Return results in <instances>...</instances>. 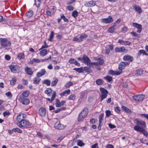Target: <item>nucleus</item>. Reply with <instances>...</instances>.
<instances>
[{"instance_id":"12","label":"nucleus","mask_w":148,"mask_h":148,"mask_svg":"<svg viewBox=\"0 0 148 148\" xmlns=\"http://www.w3.org/2000/svg\"><path fill=\"white\" fill-rule=\"evenodd\" d=\"M82 60L84 63L87 64V65H89L91 61L90 59L86 55H84L83 56Z\"/></svg>"},{"instance_id":"9","label":"nucleus","mask_w":148,"mask_h":148,"mask_svg":"<svg viewBox=\"0 0 148 148\" xmlns=\"http://www.w3.org/2000/svg\"><path fill=\"white\" fill-rule=\"evenodd\" d=\"M123 59L124 61H128V62H130L133 61L134 58L132 56L128 55H126L123 56Z\"/></svg>"},{"instance_id":"57","label":"nucleus","mask_w":148,"mask_h":148,"mask_svg":"<svg viewBox=\"0 0 148 148\" xmlns=\"http://www.w3.org/2000/svg\"><path fill=\"white\" fill-rule=\"evenodd\" d=\"M67 9L69 11H72L74 10V8L72 5H70L68 7Z\"/></svg>"},{"instance_id":"47","label":"nucleus","mask_w":148,"mask_h":148,"mask_svg":"<svg viewBox=\"0 0 148 148\" xmlns=\"http://www.w3.org/2000/svg\"><path fill=\"white\" fill-rule=\"evenodd\" d=\"M16 79L15 78H13L10 81V84L13 85H14L16 81Z\"/></svg>"},{"instance_id":"22","label":"nucleus","mask_w":148,"mask_h":148,"mask_svg":"<svg viewBox=\"0 0 148 148\" xmlns=\"http://www.w3.org/2000/svg\"><path fill=\"white\" fill-rule=\"evenodd\" d=\"M56 95V93L55 91H54L52 96L51 98V99H50L49 98H47V99L50 102H51L54 99V98Z\"/></svg>"},{"instance_id":"6","label":"nucleus","mask_w":148,"mask_h":148,"mask_svg":"<svg viewBox=\"0 0 148 148\" xmlns=\"http://www.w3.org/2000/svg\"><path fill=\"white\" fill-rule=\"evenodd\" d=\"M9 68L12 72L15 73L17 72V71L18 69L19 66L13 64L9 66Z\"/></svg>"},{"instance_id":"51","label":"nucleus","mask_w":148,"mask_h":148,"mask_svg":"<svg viewBox=\"0 0 148 148\" xmlns=\"http://www.w3.org/2000/svg\"><path fill=\"white\" fill-rule=\"evenodd\" d=\"M31 61L32 63L33 62H35L37 63H39L40 62V60L36 58H33L32 60H31Z\"/></svg>"},{"instance_id":"21","label":"nucleus","mask_w":148,"mask_h":148,"mask_svg":"<svg viewBox=\"0 0 148 148\" xmlns=\"http://www.w3.org/2000/svg\"><path fill=\"white\" fill-rule=\"evenodd\" d=\"M34 14L32 10L28 11L26 13V16L28 18L32 17Z\"/></svg>"},{"instance_id":"35","label":"nucleus","mask_w":148,"mask_h":148,"mask_svg":"<svg viewBox=\"0 0 148 148\" xmlns=\"http://www.w3.org/2000/svg\"><path fill=\"white\" fill-rule=\"evenodd\" d=\"M104 79L109 82H111L112 80V77L109 76H107L104 77Z\"/></svg>"},{"instance_id":"37","label":"nucleus","mask_w":148,"mask_h":148,"mask_svg":"<svg viewBox=\"0 0 148 148\" xmlns=\"http://www.w3.org/2000/svg\"><path fill=\"white\" fill-rule=\"evenodd\" d=\"M58 82V79L56 78L54 80H53L51 83V85L52 86H56Z\"/></svg>"},{"instance_id":"34","label":"nucleus","mask_w":148,"mask_h":148,"mask_svg":"<svg viewBox=\"0 0 148 148\" xmlns=\"http://www.w3.org/2000/svg\"><path fill=\"white\" fill-rule=\"evenodd\" d=\"M121 108L123 110L126 111V112H127L130 113L131 112V111L125 106H122Z\"/></svg>"},{"instance_id":"50","label":"nucleus","mask_w":148,"mask_h":148,"mask_svg":"<svg viewBox=\"0 0 148 148\" xmlns=\"http://www.w3.org/2000/svg\"><path fill=\"white\" fill-rule=\"evenodd\" d=\"M73 84V83L71 82H69L66 85V87H69L70 86Z\"/></svg>"},{"instance_id":"54","label":"nucleus","mask_w":148,"mask_h":148,"mask_svg":"<svg viewBox=\"0 0 148 148\" xmlns=\"http://www.w3.org/2000/svg\"><path fill=\"white\" fill-rule=\"evenodd\" d=\"M115 111L117 113H119L120 112V109L119 107H116L115 108Z\"/></svg>"},{"instance_id":"62","label":"nucleus","mask_w":148,"mask_h":148,"mask_svg":"<svg viewBox=\"0 0 148 148\" xmlns=\"http://www.w3.org/2000/svg\"><path fill=\"white\" fill-rule=\"evenodd\" d=\"M5 59L8 60H9L10 59V57L8 55H6L5 56Z\"/></svg>"},{"instance_id":"31","label":"nucleus","mask_w":148,"mask_h":148,"mask_svg":"<svg viewBox=\"0 0 148 148\" xmlns=\"http://www.w3.org/2000/svg\"><path fill=\"white\" fill-rule=\"evenodd\" d=\"M104 117V114L103 113L101 114L99 116V123H102V121L103 120Z\"/></svg>"},{"instance_id":"53","label":"nucleus","mask_w":148,"mask_h":148,"mask_svg":"<svg viewBox=\"0 0 148 148\" xmlns=\"http://www.w3.org/2000/svg\"><path fill=\"white\" fill-rule=\"evenodd\" d=\"M40 0H35V4L37 6H39L40 5Z\"/></svg>"},{"instance_id":"16","label":"nucleus","mask_w":148,"mask_h":148,"mask_svg":"<svg viewBox=\"0 0 148 148\" xmlns=\"http://www.w3.org/2000/svg\"><path fill=\"white\" fill-rule=\"evenodd\" d=\"M21 102L23 104L27 105L28 104L29 102L30 101L29 99L24 98L22 99H20Z\"/></svg>"},{"instance_id":"49","label":"nucleus","mask_w":148,"mask_h":148,"mask_svg":"<svg viewBox=\"0 0 148 148\" xmlns=\"http://www.w3.org/2000/svg\"><path fill=\"white\" fill-rule=\"evenodd\" d=\"M131 44V42L128 41H124L123 45H129Z\"/></svg>"},{"instance_id":"58","label":"nucleus","mask_w":148,"mask_h":148,"mask_svg":"<svg viewBox=\"0 0 148 148\" xmlns=\"http://www.w3.org/2000/svg\"><path fill=\"white\" fill-rule=\"evenodd\" d=\"M3 114L4 116H6L8 115H9L10 114V113L9 111H5L3 113Z\"/></svg>"},{"instance_id":"63","label":"nucleus","mask_w":148,"mask_h":148,"mask_svg":"<svg viewBox=\"0 0 148 148\" xmlns=\"http://www.w3.org/2000/svg\"><path fill=\"white\" fill-rule=\"evenodd\" d=\"M108 125L109 127L111 129L115 128L116 127V126L115 125H112L111 123L109 124Z\"/></svg>"},{"instance_id":"38","label":"nucleus","mask_w":148,"mask_h":148,"mask_svg":"<svg viewBox=\"0 0 148 148\" xmlns=\"http://www.w3.org/2000/svg\"><path fill=\"white\" fill-rule=\"evenodd\" d=\"M24 56V54L23 53H19L17 56L18 58L19 59H23Z\"/></svg>"},{"instance_id":"3","label":"nucleus","mask_w":148,"mask_h":148,"mask_svg":"<svg viewBox=\"0 0 148 148\" xmlns=\"http://www.w3.org/2000/svg\"><path fill=\"white\" fill-rule=\"evenodd\" d=\"M18 126L21 128H29L31 127L32 124L28 121L24 120L18 123Z\"/></svg>"},{"instance_id":"27","label":"nucleus","mask_w":148,"mask_h":148,"mask_svg":"<svg viewBox=\"0 0 148 148\" xmlns=\"http://www.w3.org/2000/svg\"><path fill=\"white\" fill-rule=\"evenodd\" d=\"M47 53V50L46 49H44L42 50L40 52V53L41 56H44L46 55Z\"/></svg>"},{"instance_id":"32","label":"nucleus","mask_w":148,"mask_h":148,"mask_svg":"<svg viewBox=\"0 0 148 148\" xmlns=\"http://www.w3.org/2000/svg\"><path fill=\"white\" fill-rule=\"evenodd\" d=\"M96 82L97 85H99L102 84L103 83V81L101 79H98L96 80Z\"/></svg>"},{"instance_id":"60","label":"nucleus","mask_w":148,"mask_h":148,"mask_svg":"<svg viewBox=\"0 0 148 148\" xmlns=\"http://www.w3.org/2000/svg\"><path fill=\"white\" fill-rule=\"evenodd\" d=\"M85 95V93L84 92H82L81 94L80 95V98L81 99H83L84 98V96Z\"/></svg>"},{"instance_id":"25","label":"nucleus","mask_w":148,"mask_h":148,"mask_svg":"<svg viewBox=\"0 0 148 148\" xmlns=\"http://www.w3.org/2000/svg\"><path fill=\"white\" fill-rule=\"evenodd\" d=\"M145 97V95L143 94L138 95V101H142Z\"/></svg>"},{"instance_id":"40","label":"nucleus","mask_w":148,"mask_h":148,"mask_svg":"<svg viewBox=\"0 0 148 148\" xmlns=\"http://www.w3.org/2000/svg\"><path fill=\"white\" fill-rule=\"evenodd\" d=\"M40 78H35L34 80L33 81V83L35 84L38 83L40 82Z\"/></svg>"},{"instance_id":"52","label":"nucleus","mask_w":148,"mask_h":148,"mask_svg":"<svg viewBox=\"0 0 148 148\" xmlns=\"http://www.w3.org/2000/svg\"><path fill=\"white\" fill-rule=\"evenodd\" d=\"M141 133H143V134L145 136H147L148 135V133L147 131L143 129V130L141 132H140Z\"/></svg>"},{"instance_id":"64","label":"nucleus","mask_w":148,"mask_h":148,"mask_svg":"<svg viewBox=\"0 0 148 148\" xmlns=\"http://www.w3.org/2000/svg\"><path fill=\"white\" fill-rule=\"evenodd\" d=\"M106 148H114V146L112 145H108L106 146Z\"/></svg>"},{"instance_id":"19","label":"nucleus","mask_w":148,"mask_h":148,"mask_svg":"<svg viewBox=\"0 0 148 148\" xmlns=\"http://www.w3.org/2000/svg\"><path fill=\"white\" fill-rule=\"evenodd\" d=\"M143 70L142 69H139L136 71V73L134 74V75L137 76L140 75L143 73Z\"/></svg>"},{"instance_id":"2","label":"nucleus","mask_w":148,"mask_h":148,"mask_svg":"<svg viewBox=\"0 0 148 148\" xmlns=\"http://www.w3.org/2000/svg\"><path fill=\"white\" fill-rule=\"evenodd\" d=\"M0 49L3 48L4 50H8L10 49L11 42L10 41L5 38H1Z\"/></svg>"},{"instance_id":"17","label":"nucleus","mask_w":148,"mask_h":148,"mask_svg":"<svg viewBox=\"0 0 148 148\" xmlns=\"http://www.w3.org/2000/svg\"><path fill=\"white\" fill-rule=\"evenodd\" d=\"M134 8L136 12H137L139 13H141L142 12V9L138 5H135L134 6Z\"/></svg>"},{"instance_id":"43","label":"nucleus","mask_w":148,"mask_h":148,"mask_svg":"<svg viewBox=\"0 0 148 148\" xmlns=\"http://www.w3.org/2000/svg\"><path fill=\"white\" fill-rule=\"evenodd\" d=\"M106 116L107 117H109L111 115V111L109 110H106Z\"/></svg>"},{"instance_id":"11","label":"nucleus","mask_w":148,"mask_h":148,"mask_svg":"<svg viewBox=\"0 0 148 148\" xmlns=\"http://www.w3.org/2000/svg\"><path fill=\"white\" fill-rule=\"evenodd\" d=\"M132 26L138 29L137 32L138 33H140L142 31V26L141 25L139 24L136 23H133Z\"/></svg>"},{"instance_id":"13","label":"nucleus","mask_w":148,"mask_h":148,"mask_svg":"<svg viewBox=\"0 0 148 148\" xmlns=\"http://www.w3.org/2000/svg\"><path fill=\"white\" fill-rule=\"evenodd\" d=\"M102 21L103 22L106 23H110L113 21V18L112 17L109 16L107 18L102 19Z\"/></svg>"},{"instance_id":"29","label":"nucleus","mask_w":148,"mask_h":148,"mask_svg":"<svg viewBox=\"0 0 148 148\" xmlns=\"http://www.w3.org/2000/svg\"><path fill=\"white\" fill-rule=\"evenodd\" d=\"M77 145L78 146L82 147L85 145V144L83 143L82 141V140H77Z\"/></svg>"},{"instance_id":"28","label":"nucleus","mask_w":148,"mask_h":148,"mask_svg":"<svg viewBox=\"0 0 148 148\" xmlns=\"http://www.w3.org/2000/svg\"><path fill=\"white\" fill-rule=\"evenodd\" d=\"M84 70L87 73H91L92 72V70L90 67L85 66L84 68Z\"/></svg>"},{"instance_id":"5","label":"nucleus","mask_w":148,"mask_h":148,"mask_svg":"<svg viewBox=\"0 0 148 148\" xmlns=\"http://www.w3.org/2000/svg\"><path fill=\"white\" fill-rule=\"evenodd\" d=\"M100 90L101 92V100L102 101L106 97L108 92L106 89L103 88H100Z\"/></svg>"},{"instance_id":"44","label":"nucleus","mask_w":148,"mask_h":148,"mask_svg":"<svg viewBox=\"0 0 148 148\" xmlns=\"http://www.w3.org/2000/svg\"><path fill=\"white\" fill-rule=\"evenodd\" d=\"M78 12L76 10H75L72 12V15L75 18L77 16Z\"/></svg>"},{"instance_id":"61","label":"nucleus","mask_w":148,"mask_h":148,"mask_svg":"<svg viewBox=\"0 0 148 148\" xmlns=\"http://www.w3.org/2000/svg\"><path fill=\"white\" fill-rule=\"evenodd\" d=\"M105 53L107 55L109 54L110 53V50L109 49V48H106V50H105Z\"/></svg>"},{"instance_id":"26","label":"nucleus","mask_w":148,"mask_h":148,"mask_svg":"<svg viewBox=\"0 0 148 148\" xmlns=\"http://www.w3.org/2000/svg\"><path fill=\"white\" fill-rule=\"evenodd\" d=\"M42 83L43 84H45L48 86H49L51 84V82L49 80L46 79L43 80Z\"/></svg>"},{"instance_id":"33","label":"nucleus","mask_w":148,"mask_h":148,"mask_svg":"<svg viewBox=\"0 0 148 148\" xmlns=\"http://www.w3.org/2000/svg\"><path fill=\"white\" fill-rule=\"evenodd\" d=\"M13 130L14 132H17L19 133H21L22 132V131L18 128H14L13 129Z\"/></svg>"},{"instance_id":"41","label":"nucleus","mask_w":148,"mask_h":148,"mask_svg":"<svg viewBox=\"0 0 148 148\" xmlns=\"http://www.w3.org/2000/svg\"><path fill=\"white\" fill-rule=\"evenodd\" d=\"M56 106L57 107H60V102L59 99H56V103H55Z\"/></svg>"},{"instance_id":"18","label":"nucleus","mask_w":148,"mask_h":148,"mask_svg":"<svg viewBox=\"0 0 148 148\" xmlns=\"http://www.w3.org/2000/svg\"><path fill=\"white\" fill-rule=\"evenodd\" d=\"M25 71L26 73L28 75H31L33 73V72L31 71V68L28 66L26 67L25 68Z\"/></svg>"},{"instance_id":"8","label":"nucleus","mask_w":148,"mask_h":148,"mask_svg":"<svg viewBox=\"0 0 148 148\" xmlns=\"http://www.w3.org/2000/svg\"><path fill=\"white\" fill-rule=\"evenodd\" d=\"M38 111L39 114L41 116H44L46 113V109L44 107L40 108Z\"/></svg>"},{"instance_id":"42","label":"nucleus","mask_w":148,"mask_h":148,"mask_svg":"<svg viewBox=\"0 0 148 148\" xmlns=\"http://www.w3.org/2000/svg\"><path fill=\"white\" fill-rule=\"evenodd\" d=\"M54 32L53 31H52L50 35H49L50 38L49 39V40L50 41H51L53 38V37L54 36Z\"/></svg>"},{"instance_id":"4","label":"nucleus","mask_w":148,"mask_h":148,"mask_svg":"<svg viewBox=\"0 0 148 148\" xmlns=\"http://www.w3.org/2000/svg\"><path fill=\"white\" fill-rule=\"evenodd\" d=\"M88 112V108H84V110L79 114L78 119V121L79 122H80L82 121L87 116Z\"/></svg>"},{"instance_id":"23","label":"nucleus","mask_w":148,"mask_h":148,"mask_svg":"<svg viewBox=\"0 0 148 148\" xmlns=\"http://www.w3.org/2000/svg\"><path fill=\"white\" fill-rule=\"evenodd\" d=\"M52 89L50 88H47L45 91V92L47 95L48 96H50V94L52 92Z\"/></svg>"},{"instance_id":"24","label":"nucleus","mask_w":148,"mask_h":148,"mask_svg":"<svg viewBox=\"0 0 148 148\" xmlns=\"http://www.w3.org/2000/svg\"><path fill=\"white\" fill-rule=\"evenodd\" d=\"M73 70L79 73H83L84 71V69L82 67L80 68H74Z\"/></svg>"},{"instance_id":"55","label":"nucleus","mask_w":148,"mask_h":148,"mask_svg":"<svg viewBox=\"0 0 148 148\" xmlns=\"http://www.w3.org/2000/svg\"><path fill=\"white\" fill-rule=\"evenodd\" d=\"M61 18L63 19L65 22H67L68 21V19L66 18L65 16L63 14L61 16Z\"/></svg>"},{"instance_id":"1","label":"nucleus","mask_w":148,"mask_h":148,"mask_svg":"<svg viewBox=\"0 0 148 148\" xmlns=\"http://www.w3.org/2000/svg\"><path fill=\"white\" fill-rule=\"evenodd\" d=\"M136 121L137 125L134 127V130L139 132H142L143 129L146 127L145 122L138 119H136Z\"/></svg>"},{"instance_id":"15","label":"nucleus","mask_w":148,"mask_h":148,"mask_svg":"<svg viewBox=\"0 0 148 148\" xmlns=\"http://www.w3.org/2000/svg\"><path fill=\"white\" fill-rule=\"evenodd\" d=\"M69 62L70 63H73L74 64L76 65L77 66H79L80 64L76 61L74 59L71 58L69 60Z\"/></svg>"},{"instance_id":"14","label":"nucleus","mask_w":148,"mask_h":148,"mask_svg":"<svg viewBox=\"0 0 148 148\" xmlns=\"http://www.w3.org/2000/svg\"><path fill=\"white\" fill-rule=\"evenodd\" d=\"M55 128L58 129H62L64 128V125L58 122L56 123L55 125Z\"/></svg>"},{"instance_id":"59","label":"nucleus","mask_w":148,"mask_h":148,"mask_svg":"<svg viewBox=\"0 0 148 148\" xmlns=\"http://www.w3.org/2000/svg\"><path fill=\"white\" fill-rule=\"evenodd\" d=\"M130 34L134 36L137 37L138 36V34H137L134 32H131Z\"/></svg>"},{"instance_id":"20","label":"nucleus","mask_w":148,"mask_h":148,"mask_svg":"<svg viewBox=\"0 0 148 148\" xmlns=\"http://www.w3.org/2000/svg\"><path fill=\"white\" fill-rule=\"evenodd\" d=\"M95 5V3L93 1H89L85 4V5L86 6L90 7L93 6Z\"/></svg>"},{"instance_id":"46","label":"nucleus","mask_w":148,"mask_h":148,"mask_svg":"<svg viewBox=\"0 0 148 148\" xmlns=\"http://www.w3.org/2000/svg\"><path fill=\"white\" fill-rule=\"evenodd\" d=\"M97 60L98 62H99V64L100 65L103 64L104 62V61L103 59H101L100 58H99L97 59Z\"/></svg>"},{"instance_id":"7","label":"nucleus","mask_w":148,"mask_h":148,"mask_svg":"<svg viewBox=\"0 0 148 148\" xmlns=\"http://www.w3.org/2000/svg\"><path fill=\"white\" fill-rule=\"evenodd\" d=\"M26 115L23 114H19L17 116L16 119L18 123L24 120L25 118H26Z\"/></svg>"},{"instance_id":"45","label":"nucleus","mask_w":148,"mask_h":148,"mask_svg":"<svg viewBox=\"0 0 148 148\" xmlns=\"http://www.w3.org/2000/svg\"><path fill=\"white\" fill-rule=\"evenodd\" d=\"M73 41H77L79 42L81 41V40L80 39V37H79L77 36L74 38L73 39Z\"/></svg>"},{"instance_id":"56","label":"nucleus","mask_w":148,"mask_h":148,"mask_svg":"<svg viewBox=\"0 0 148 148\" xmlns=\"http://www.w3.org/2000/svg\"><path fill=\"white\" fill-rule=\"evenodd\" d=\"M128 30L127 27H124L122 28V32L123 33H125Z\"/></svg>"},{"instance_id":"10","label":"nucleus","mask_w":148,"mask_h":148,"mask_svg":"<svg viewBox=\"0 0 148 148\" xmlns=\"http://www.w3.org/2000/svg\"><path fill=\"white\" fill-rule=\"evenodd\" d=\"M29 94V92L28 91H26L23 92L19 96L20 99H22L28 97Z\"/></svg>"},{"instance_id":"30","label":"nucleus","mask_w":148,"mask_h":148,"mask_svg":"<svg viewBox=\"0 0 148 148\" xmlns=\"http://www.w3.org/2000/svg\"><path fill=\"white\" fill-rule=\"evenodd\" d=\"M125 68V66L124 65L123 62H120L119 66V69L121 70H122L124 69Z\"/></svg>"},{"instance_id":"39","label":"nucleus","mask_w":148,"mask_h":148,"mask_svg":"<svg viewBox=\"0 0 148 148\" xmlns=\"http://www.w3.org/2000/svg\"><path fill=\"white\" fill-rule=\"evenodd\" d=\"M88 35L86 34H82L80 36V39L81 40V41L82 40V39L86 38L88 37Z\"/></svg>"},{"instance_id":"36","label":"nucleus","mask_w":148,"mask_h":148,"mask_svg":"<svg viewBox=\"0 0 148 148\" xmlns=\"http://www.w3.org/2000/svg\"><path fill=\"white\" fill-rule=\"evenodd\" d=\"M115 30V27L114 26H112L110 27L108 29V32L110 33L113 32Z\"/></svg>"},{"instance_id":"48","label":"nucleus","mask_w":148,"mask_h":148,"mask_svg":"<svg viewBox=\"0 0 148 148\" xmlns=\"http://www.w3.org/2000/svg\"><path fill=\"white\" fill-rule=\"evenodd\" d=\"M75 99V96L74 95H72L69 96L68 99L69 100H74Z\"/></svg>"}]
</instances>
